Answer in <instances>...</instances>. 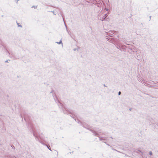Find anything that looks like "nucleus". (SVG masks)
Returning <instances> with one entry per match:
<instances>
[{"mask_svg": "<svg viewBox=\"0 0 158 158\" xmlns=\"http://www.w3.org/2000/svg\"><path fill=\"white\" fill-rule=\"evenodd\" d=\"M150 155H152V152H150Z\"/></svg>", "mask_w": 158, "mask_h": 158, "instance_id": "obj_1", "label": "nucleus"}, {"mask_svg": "<svg viewBox=\"0 0 158 158\" xmlns=\"http://www.w3.org/2000/svg\"><path fill=\"white\" fill-rule=\"evenodd\" d=\"M121 94V92H119V93H118V95H120Z\"/></svg>", "mask_w": 158, "mask_h": 158, "instance_id": "obj_2", "label": "nucleus"}, {"mask_svg": "<svg viewBox=\"0 0 158 158\" xmlns=\"http://www.w3.org/2000/svg\"><path fill=\"white\" fill-rule=\"evenodd\" d=\"M61 42H62V41H61V40H60V42L59 43H58V44H60V43Z\"/></svg>", "mask_w": 158, "mask_h": 158, "instance_id": "obj_3", "label": "nucleus"}]
</instances>
